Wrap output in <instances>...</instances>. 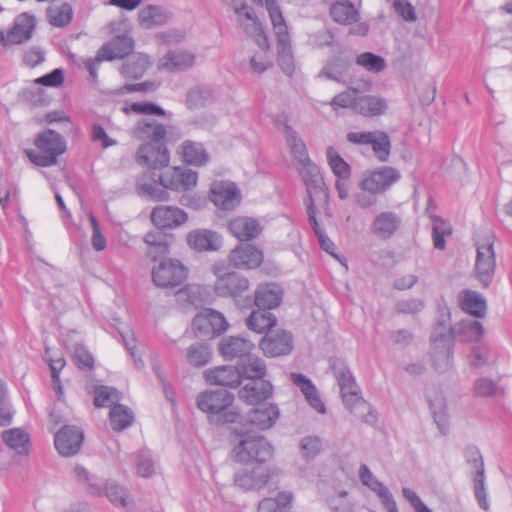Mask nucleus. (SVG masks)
<instances>
[{
  "instance_id": "f257e3e1",
  "label": "nucleus",
  "mask_w": 512,
  "mask_h": 512,
  "mask_svg": "<svg viewBox=\"0 0 512 512\" xmlns=\"http://www.w3.org/2000/svg\"><path fill=\"white\" fill-rule=\"evenodd\" d=\"M197 180V172L189 168L174 167L159 176L163 188L157 187L155 181H150L147 175L138 178L137 188L141 195L154 201H167L169 193L165 189L187 191L196 186Z\"/></svg>"
},
{
  "instance_id": "f03ea898",
  "label": "nucleus",
  "mask_w": 512,
  "mask_h": 512,
  "mask_svg": "<svg viewBox=\"0 0 512 512\" xmlns=\"http://www.w3.org/2000/svg\"><path fill=\"white\" fill-rule=\"evenodd\" d=\"M334 377L340 387L343 402L347 409L366 422L375 420L370 405L359 396V387L350 369L342 362H333L331 365Z\"/></svg>"
},
{
  "instance_id": "7ed1b4c3",
  "label": "nucleus",
  "mask_w": 512,
  "mask_h": 512,
  "mask_svg": "<svg viewBox=\"0 0 512 512\" xmlns=\"http://www.w3.org/2000/svg\"><path fill=\"white\" fill-rule=\"evenodd\" d=\"M234 401V395L227 390H206L196 398L199 410L209 414L215 423H235L241 415L237 411L228 410Z\"/></svg>"
},
{
  "instance_id": "20e7f679",
  "label": "nucleus",
  "mask_w": 512,
  "mask_h": 512,
  "mask_svg": "<svg viewBox=\"0 0 512 512\" xmlns=\"http://www.w3.org/2000/svg\"><path fill=\"white\" fill-rule=\"evenodd\" d=\"M35 146L39 149L40 153L34 154L30 152L28 155L34 164L42 167L56 164L57 158L66 150L64 138L51 129L37 136Z\"/></svg>"
},
{
  "instance_id": "39448f33",
  "label": "nucleus",
  "mask_w": 512,
  "mask_h": 512,
  "mask_svg": "<svg viewBox=\"0 0 512 512\" xmlns=\"http://www.w3.org/2000/svg\"><path fill=\"white\" fill-rule=\"evenodd\" d=\"M280 474L281 470L277 467L256 465L237 471L234 483L244 491H259L269 484H274Z\"/></svg>"
},
{
  "instance_id": "423d86ee",
  "label": "nucleus",
  "mask_w": 512,
  "mask_h": 512,
  "mask_svg": "<svg viewBox=\"0 0 512 512\" xmlns=\"http://www.w3.org/2000/svg\"><path fill=\"white\" fill-rule=\"evenodd\" d=\"M235 459L240 463H263L273 455V447L264 436H245L234 448Z\"/></svg>"
},
{
  "instance_id": "0eeeda50",
  "label": "nucleus",
  "mask_w": 512,
  "mask_h": 512,
  "mask_svg": "<svg viewBox=\"0 0 512 512\" xmlns=\"http://www.w3.org/2000/svg\"><path fill=\"white\" fill-rule=\"evenodd\" d=\"M431 345V356L435 368L440 372L448 370L453 362V341L450 339V334L444 322H439L435 326L431 334Z\"/></svg>"
},
{
  "instance_id": "6e6552de",
  "label": "nucleus",
  "mask_w": 512,
  "mask_h": 512,
  "mask_svg": "<svg viewBox=\"0 0 512 512\" xmlns=\"http://www.w3.org/2000/svg\"><path fill=\"white\" fill-rule=\"evenodd\" d=\"M187 276L186 267L180 261L174 259L161 261L152 270V280L160 288L172 289L178 287L184 283Z\"/></svg>"
},
{
  "instance_id": "1a4fd4ad",
  "label": "nucleus",
  "mask_w": 512,
  "mask_h": 512,
  "mask_svg": "<svg viewBox=\"0 0 512 512\" xmlns=\"http://www.w3.org/2000/svg\"><path fill=\"white\" fill-rule=\"evenodd\" d=\"M217 280L214 285L215 293L222 297H232L235 301L249 289L248 279L237 272H225L221 267H214Z\"/></svg>"
},
{
  "instance_id": "9d476101",
  "label": "nucleus",
  "mask_w": 512,
  "mask_h": 512,
  "mask_svg": "<svg viewBox=\"0 0 512 512\" xmlns=\"http://www.w3.org/2000/svg\"><path fill=\"white\" fill-rule=\"evenodd\" d=\"M400 178L399 170L391 166H383L363 173L358 182V188L381 194L398 182Z\"/></svg>"
},
{
  "instance_id": "9b49d317",
  "label": "nucleus",
  "mask_w": 512,
  "mask_h": 512,
  "mask_svg": "<svg viewBox=\"0 0 512 512\" xmlns=\"http://www.w3.org/2000/svg\"><path fill=\"white\" fill-rule=\"evenodd\" d=\"M476 245L475 275L483 287H488L492 282L496 268L492 236H488L483 242L477 241Z\"/></svg>"
},
{
  "instance_id": "f8f14e48",
  "label": "nucleus",
  "mask_w": 512,
  "mask_h": 512,
  "mask_svg": "<svg viewBox=\"0 0 512 512\" xmlns=\"http://www.w3.org/2000/svg\"><path fill=\"white\" fill-rule=\"evenodd\" d=\"M298 171L307 190L305 202L326 201L328 194L318 166L310 160L299 165Z\"/></svg>"
},
{
  "instance_id": "ddd939ff",
  "label": "nucleus",
  "mask_w": 512,
  "mask_h": 512,
  "mask_svg": "<svg viewBox=\"0 0 512 512\" xmlns=\"http://www.w3.org/2000/svg\"><path fill=\"white\" fill-rule=\"evenodd\" d=\"M226 327L227 322L223 315L212 309L199 312L192 321V328L197 337L212 338L224 332Z\"/></svg>"
},
{
  "instance_id": "4468645a",
  "label": "nucleus",
  "mask_w": 512,
  "mask_h": 512,
  "mask_svg": "<svg viewBox=\"0 0 512 512\" xmlns=\"http://www.w3.org/2000/svg\"><path fill=\"white\" fill-rule=\"evenodd\" d=\"M234 12L245 33L253 37L262 49H266L268 47V40L264 35L261 24L254 16L253 10L248 9L246 3H242L240 6H234Z\"/></svg>"
},
{
  "instance_id": "2eb2a0df",
  "label": "nucleus",
  "mask_w": 512,
  "mask_h": 512,
  "mask_svg": "<svg viewBox=\"0 0 512 512\" xmlns=\"http://www.w3.org/2000/svg\"><path fill=\"white\" fill-rule=\"evenodd\" d=\"M150 218L152 223L160 229H173L183 225L188 215L179 207L159 205L151 211Z\"/></svg>"
},
{
  "instance_id": "dca6fc26",
  "label": "nucleus",
  "mask_w": 512,
  "mask_h": 512,
  "mask_svg": "<svg viewBox=\"0 0 512 512\" xmlns=\"http://www.w3.org/2000/svg\"><path fill=\"white\" fill-rule=\"evenodd\" d=\"M293 338L290 332H270L260 342L263 353L269 357L286 355L293 348Z\"/></svg>"
},
{
  "instance_id": "f3484780",
  "label": "nucleus",
  "mask_w": 512,
  "mask_h": 512,
  "mask_svg": "<svg viewBox=\"0 0 512 512\" xmlns=\"http://www.w3.org/2000/svg\"><path fill=\"white\" fill-rule=\"evenodd\" d=\"M169 160V151L165 144L145 143L139 147L137 152V162L152 169L168 166Z\"/></svg>"
},
{
  "instance_id": "a211bd4d",
  "label": "nucleus",
  "mask_w": 512,
  "mask_h": 512,
  "mask_svg": "<svg viewBox=\"0 0 512 512\" xmlns=\"http://www.w3.org/2000/svg\"><path fill=\"white\" fill-rule=\"evenodd\" d=\"M83 432L74 426H64L55 435V447L65 457L73 456L80 450L83 442Z\"/></svg>"
},
{
  "instance_id": "6ab92c4d",
  "label": "nucleus",
  "mask_w": 512,
  "mask_h": 512,
  "mask_svg": "<svg viewBox=\"0 0 512 512\" xmlns=\"http://www.w3.org/2000/svg\"><path fill=\"white\" fill-rule=\"evenodd\" d=\"M254 344L243 337L226 336L219 343V353L225 360L239 359L240 361L253 351Z\"/></svg>"
},
{
  "instance_id": "aec40b11",
  "label": "nucleus",
  "mask_w": 512,
  "mask_h": 512,
  "mask_svg": "<svg viewBox=\"0 0 512 512\" xmlns=\"http://www.w3.org/2000/svg\"><path fill=\"white\" fill-rule=\"evenodd\" d=\"M445 325L452 341L455 339L464 343L478 342L485 333L483 325L479 321L472 319L462 320L453 326Z\"/></svg>"
},
{
  "instance_id": "412c9836",
  "label": "nucleus",
  "mask_w": 512,
  "mask_h": 512,
  "mask_svg": "<svg viewBox=\"0 0 512 512\" xmlns=\"http://www.w3.org/2000/svg\"><path fill=\"white\" fill-rule=\"evenodd\" d=\"M239 190L232 182L216 181L211 186V201L222 209H233L239 203Z\"/></svg>"
},
{
  "instance_id": "4be33fe9",
  "label": "nucleus",
  "mask_w": 512,
  "mask_h": 512,
  "mask_svg": "<svg viewBox=\"0 0 512 512\" xmlns=\"http://www.w3.org/2000/svg\"><path fill=\"white\" fill-rule=\"evenodd\" d=\"M359 477L365 486L369 487L378 495L388 512H398L393 495L382 482L377 480L367 465L362 464L360 466Z\"/></svg>"
},
{
  "instance_id": "5701e85b",
  "label": "nucleus",
  "mask_w": 512,
  "mask_h": 512,
  "mask_svg": "<svg viewBox=\"0 0 512 512\" xmlns=\"http://www.w3.org/2000/svg\"><path fill=\"white\" fill-rule=\"evenodd\" d=\"M229 260L237 268L253 269L263 262V253L251 244H240L230 252Z\"/></svg>"
},
{
  "instance_id": "b1692460",
  "label": "nucleus",
  "mask_w": 512,
  "mask_h": 512,
  "mask_svg": "<svg viewBox=\"0 0 512 512\" xmlns=\"http://www.w3.org/2000/svg\"><path fill=\"white\" fill-rule=\"evenodd\" d=\"M273 386L267 380H250L239 391L238 397L248 405H257L272 396Z\"/></svg>"
},
{
  "instance_id": "393cba45",
  "label": "nucleus",
  "mask_w": 512,
  "mask_h": 512,
  "mask_svg": "<svg viewBox=\"0 0 512 512\" xmlns=\"http://www.w3.org/2000/svg\"><path fill=\"white\" fill-rule=\"evenodd\" d=\"M205 379L211 385L224 386L229 388L238 387L241 384L240 371L238 366H218L204 372Z\"/></svg>"
},
{
  "instance_id": "a878e982",
  "label": "nucleus",
  "mask_w": 512,
  "mask_h": 512,
  "mask_svg": "<svg viewBox=\"0 0 512 512\" xmlns=\"http://www.w3.org/2000/svg\"><path fill=\"white\" fill-rule=\"evenodd\" d=\"M401 224V218L392 211L379 213L370 225V230L377 238L390 239L398 230Z\"/></svg>"
},
{
  "instance_id": "bb28decb",
  "label": "nucleus",
  "mask_w": 512,
  "mask_h": 512,
  "mask_svg": "<svg viewBox=\"0 0 512 512\" xmlns=\"http://www.w3.org/2000/svg\"><path fill=\"white\" fill-rule=\"evenodd\" d=\"M189 246L197 251H217L222 246L221 236L212 230L196 229L187 235Z\"/></svg>"
},
{
  "instance_id": "cd10ccee",
  "label": "nucleus",
  "mask_w": 512,
  "mask_h": 512,
  "mask_svg": "<svg viewBox=\"0 0 512 512\" xmlns=\"http://www.w3.org/2000/svg\"><path fill=\"white\" fill-rule=\"evenodd\" d=\"M36 26V19L29 13H22L16 19L7 33V42L11 44H22L28 41Z\"/></svg>"
},
{
  "instance_id": "c85d7f7f",
  "label": "nucleus",
  "mask_w": 512,
  "mask_h": 512,
  "mask_svg": "<svg viewBox=\"0 0 512 512\" xmlns=\"http://www.w3.org/2000/svg\"><path fill=\"white\" fill-rule=\"evenodd\" d=\"M290 378L293 384L301 390L309 405L317 412L324 414L325 405L313 382L301 373H291Z\"/></svg>"
},
{
  "instance_id": "c756f323",
  "label": "nucleus",
  "mask_w": 512,
  "mask_h": 512,
  "mask_svg": "<svg viewBox=\"0 0 512 512\" xmlns=\"http://www.w3.org/2000/svg\"><path fill=\"white\" fill-rule=\"evenodd\" d=\"M134 135L140 140H147V143L164 144L166 128L155 120L143 119L137 122L134 128Z\"/></svg>"
},
{
  "instance_id": "7c9ffc66",
  "label": "nucleus",
  "mask_w": 512,
  "mask_h": 512,
  "mask_svg": "<svg viewBox=\"0 0 512 512\" xmlns=\"http://www.w3.org/2000/svg\"><path fill=\"white\" fill-rule=\"evenodd\" d=\"M280 416L278 407L274 404H267L254 408L248 415L249 423L259 430L271 428Z\"/></svg>"
},
{
  "instance_id": "2f4dec72",
  "label": "nucleus",
  "mask_w": 512,
  "mask_h": 512,
  "mask_svg": "<svg viewBox=\"0 0 512 512\" xmlns=\"http://www.w3.org/2000/svg\"><path fill=\"white\" fill-rule=\"evenodd\" d=\"M133 50V41L128 36H117L108 43L104 44L100 49V57L106 61L121 59L130 54Z\"/></svg>"
},
{
  "instance_id": "473e14b6",
  "label": "nucleus",
  "mask_w": 512,
  "mask_h": 512,
  "mask_svg": "<svg viewBox=\"0 0 512 512\" xmlns=\"http://www.w3.org/2000/svg\"><path fill=\"white\" fill-rule=\"evenodd\" d=\"M230 232L240 241L256 238L262 231L259 222L250 217H237L229 222Z\"/></svg>"
},
{
  "instance_id": "72a5a7b5",
  "label": "nucleus",
  "mask_w": 512,
  "mask_h": 512,
  "mask_svg": "<svg viewBox=\"0 0 512 512\" xmlns=\"http://www.w3.org/2000/svg\"><path fill=\"white\" fill-rule=\"evenodd\" d=\"M282 289L277 284L261 285L255 291V305L263 310L274 309L282 301Z\"/></svg>"
},
{
  "instance_id": "f704fd0d",
  "label": "nucleus",
  "mask_w": 512,
  "mask_h": 512,
  "mask_svg": "<svg viewBox=\"0 0 512 512\" xmlns=\"http://www.w3.org/2000/svg\"><path fill=\"white\" fill-rule=\"evenodd\" d=\"M352 65V61L343 55L330 58L320 72V76H324L329 80L344 83L346 76Z\"/></svg>"
},
{
  "instance_id": "c9c22d12",
  "label": "nucleus",
  "mask_w": 512,
  "mask_h": 512,
  "mask_svg": "<svg viewBox=\"0 0 512 512\" xmlns=\"http://www.w3.org/2000/svg\"><path fill=\"white\" fill-rule=\"evenodd\" d=\"M195 62L194 54L188 51L175 50L168 52L160 60V68L168 71H182L193 66Z\"/></svg>"
},
{
  "instance_id": "e433bc0d",
  "label": "nucleus",
  "mask_w": 512,
  "mask_h": 512,
  "mask_svg": "<svg viewBox=\"0 0 512 512\" xmlns=\"http://www.w3.org/2000/svg\"><path fill=\"white\" fill-rule=\"evenodd\" d=\"M330 15L335 22L341 25H350L360 19V14L354 4L349 0H337L330 8Z\"/></svg>"
},
{
  "instance_id": "4c0bfd02",
  "label": "nucleus",
  "mask_w": 512,
  "mask_h": 512,
  "mask_svg": "<svg viewBox=\"0 0 512 512\" xmlns=\"http://www.w3.org/2000/svg\"><path fill=\"white\" fill-rule=\"evenodd\" d=\"M459 302L461 309L472 316L483 318L486 314V301L481 294L475 291H462L459 295Z\"/></svg>"
},
{
  "instance_id": "58836bf2",
  "label": "nucleus",
  "mask_w": 512,
  "mask_h": 512,
  "mask_svg": "<svg viewBox=\"0 0 512 512\" xmlns=\"http://www.w3.org/2000/svg\"><path fill=\"white\" fill-rule=\"evenodd\" d=\"M3 442L18 455H28L30 450L29 435L20 428H12L2 433Z\"/></svg>"
},
{
  "instance_id": "ea45409f",
  "label": "nucleus",
  "mask_w": 512,
  "mask_h": 512,
  "mask_svg": "<svg viewBox=\"0 0 512 512\" xmlns=\"http://www.w3.org/2000/svg\"><path fill=\"white\" fill-rule=\"evenodd\" d=\"M238 370L240 371V379L245 377L249 380H264L263 378L267 372L264 361L251 353L239 362Z\"/></svg>"
},
{
  "instance_id": "a19ab883",
  "label": "nucleus",
  "mask_w": 512,
  "mask_h": 512,
  "mask_svg": "<svg viewBox=\"0 0 512 512\" xmlns=\"http://www.w3.org/2000/svg\"><path fill=\"white\" fill-rule=\"evenodd\" d=\"M277 324L275 315L267 310L253 311L246 319V326L256 333H264Z\"/></svg>"
},
{
  "instance_id": "79ce46f5",
  "label": "nucleus",
  "mask_w": 512,
  "mask_h": 512,
  "mask_svg": "<svg viewBox=\"0 0 512 512\" xmlns=\"http://www.w3.org/2000/svg\"><path fill=\"white\" fill-rule=\"evenodd\" d=\"M387 104L384 99L365 95L357 97L354 111L364 116H376L385 112Z\"/></svg>"
},
{
  "instance_id": "37998d69",
  "label": "nucleus",
  "mask_w": 512,
  "mask_h": 512,
  "mask_svg": "<svg viewBox=\"0 0 512 512\" xmlns=\"http://www.w3.org/2000/svg\"><path fill=\"white\" fill-rule=\"evenodd\" d=\"M151 65L149 57L143 54L133 55L121 67V74L125 78L139 79Z\"/></svg>"
},
{
  "instance_id": "c03bdc74",
  "label": "nucleus",
  "mask_w": 512,
  "mask_h": 512,
  "mask_svg": "<svg viewBox=\"0 0 512 512\" xmlns=\"http://www.w3.org/2000/svg\"><path fill=\"white\" fill-rule=\"evenodd\" d=\"M183 160L191 165L201 166L208 162L209 155L201 143L185 141L181 145Z\"/></svg>"
},
{
  "instance_id": "a18cd8bd",
  "label": "nucleus",
  "mask_w": 512,
  "mask_h": 512,
  "mask_svg": "<svg viewBox=\"0 0 512 512\" xmlns=\"http://www.w3.org/2000/svg\"><path fill=\"white\" fill-rule=\"evenodd\" d=\"M140 24L145 28L163 25L168 20L167 12L155 5H149L142 8L138 14Z\"/></svg>"
},
{
  "instance_id": "49530a36",
  "label": "nucleus",
  "mask_w": 512,
  "mask_h": 512,
  "mask_svg": "<svg viewBox=\"0 0 512 512\" xmlns=\"http://www.w3.org/2000/svg\"><path fill=\"white\" fill-rule=\"evenodd\" d=\"M109 418L112 429L122 431L133 423L134 414L126 406L116 404L111 408Z\"/></svg>"
},
{
  "instance_id": "de8ad7c7",
  "label": "nucleus",
  "mask_w": 512,
  "mask_h": 512,
  "mask_svg": "<svg viewBox=\"0 0 512 512\" xmlns=\"http://www.w3.org/2000/svg\"><path fill=\"white\" fill-rule=\"evenodd\" d=\"M285 137L294 159L299 165L310 161L304 142L297 136V133L290 127L285 126Z\"/></svg>"
},
{
  "instance_id": "09e8293b",
  "label": "nucleus",
  "mask_w": 512,
  "mask_h": 512,
  "mask_svg": "<svg viewBox=\"0 0 512 512\" xmlns=\"http://www.w3.org/2000/svg\"><path fill=\"white\" fill-rule=\"evenodd\" d=\"M369 145L379 161H388L391 152V142L386 132L375 130Z\"/></svg>"
},
{
  "instance_id": "8fccbe9b",
  "label": "nucleus",
  "mask_w": 512,
  "mask_h": 512,
  "mask_svg": "<svg viewBox=\"0 0 512 512\" xmlns=\"http://www.w3.org/2000/svg\"><path fill=\"white\" fill-rule=\"evenodd\" d=\"M73 11L68 3H62L57 7L47 9L49 23L55 27H65L72 21Z\"/></svg>"
},
{
  "instance_id": "3c124183",
  "label": "nucleus",
  "mask_w": 512,
  "mask_h": 512,
  "mask_svg": "<svg viewBox=\"0 0 512 512\" xmlns=\"http://www.w3.org/2000/svg\"><path fill=\"white\" fill-rule=\"evenodd\" d=\"M211 358V351L207 345L194 343L187 348L186 359L195 367L206 365Z\"/></svg>"
},
{
  "instance_id": "603ef678",
  "label": "nucleus",
  "mask_w": 512,
  "mask_h": 512,
  "mask_svg": "<svg viewBox=\"0 0 512 512\" xmlns=\"http://www.w3.org/2000/svg\"><path fill=\"white\" fill-rule=\"evenodd\" d=\"M326 154L328 163L337 178L349 179L351 168L338 152L333 147H328Z\"/></svg>"
},
{
  "instance_id": "864d4df0",
  "label": "nucleus",
  "mask_w": 512,
  "mask_h": 512,
  "mask_svg": "<svg viewBox=\"0 0 512 512\" xmlns=\"http://www.w3.org/2000/svg\"><path fill=\"white\" fill-rule=\"evenodd\" d=\"M94 393V405L96 407H113L120 400L119 392L113 387L97 386Z\"/></svg>"
},
{
  "instance_id": "5fc2aeb1",
  "label": "nucleus",
  "mask_w": 512,
  "mask_h": 512,
  "mask_svg": "<svg viewBox=\"0 0 512 512\" xmlns=\"http://www.w3.org/2000/svg\"><path fill=\"white\" fill-rule=\"evenodd\" d=\"M356 64L373 73H379L386 67L384 58L371 52H364L358 55L356 57Z\"/></svg>"
},
{
  "instance_id": "6e6d98bb",
  "label": "nucleus",
  "mask_w": 512,
  "mask_h": 512,
  "mask_svg": "<svg viewBox=\"0 0 512 512\" xmlns=\"http://www.w3.org/2000/svg\"><path fill=\"white\" fill-rule=\"evenodd\" d=\"M322 448V441L318 436H306L300 441V452L306 461L314 459Z\"/></svg>"
},
{
  "instance_id": "4d7b16f0",
  "label": "nucleus",
  "mask_w": 512,
  "mask_h": 512,
  "mask_svg": "<svg viewBox=\"0 0 512 512\" xmlns=\"http://www.w3.org/2000/svg\"><path fill=\"white\" fill-rule=\"evenodd\" d=\"M474 494L479 506L485 511L489 510L487 491L485 485V470L475 473L473 478Z\"/></svg>"
},
{
  "instance_id": "13d9d810",
  "label": "nucleus",
  "mask_w": 512,
  "mask_h": 512,
  "mask_svg": "<svg viewBox=\"0 0 512 512\" xmlns=\"http://www.w3.org/2000/svg\"><path fill=\"white\" fill-rule=\"evenodd\" d=\"M175 296L183 304L197 305L201 302L200 288L197 285H187L178 290Z\"/></svg>"
},
{
  "instance_id": "bf43d9fd",
  "label": "nucleus",
  "mask_w": 512,
  "mask_h": 512,
  "mask_svg": "<svg viewBox=\"0 0 512 512\" xmlns=\"http://www.w3.org/2000/svg\"><path fill=\"white\" fill-rule=\"evenodd\" d=\"M356 100L357 90L348 89L334 96L330 102V105L334 110H337L338 108H352L354 110Z\"/></svg>"
},
{
  "instance_id": "052dcab7",
  "label": "nucleus",
  "mask_w": 512,
  "mask_h": 512,
  "mask_svg": "<svg viewBox=\"0 0 512 512\" xmlns=\"http://www.w3.org/2000/svg\"><path fill=\"white\" fill-rule=\"evenodd\" d=\"M424 306L423 300L412 298L398 301L395 305V310L399 314L414 315L423 310Z\"/></svg>"
},
{
  "instance_id": "680f3d73",
  "label": "nucleus",
  "mask_w": 512,
  "mask_h": 512,
  "mask_svg": "<svg viewBox=\"0 0 512 512\" xmlns=\"http://www.w3.org/2000/svg\"><path fill=\"white\" fill-rule=\"evenodd\" d=\"M73 358L80 369H92L94 358L91 353L82 345H76L73 351Z\"/></svg>"
},
{
  "instance_id": "e2e57ef3",
  "label": "nucleus",
  "mask_w": 512,
  "mask_h": 512,
  "mask_svg": "<svg viewBox=\"0 0 512 512\" xmlns=\"http://www.w3.org/2000/svg\"><path fill=\"white\" fill-rule=\"evenodd\" d=\"M106 496L115 505L125 507L127 505V493L123 487L116 483H108L106 485Z\"/></svg>"
},
{
  "instance_id": "0e129e2a",
  "label": "nucleus",
  "mask_w": 512,
  "mask_h": 512,
  "mask_svg": "<svg viewBox=\"0 0 512 512\" xmlns=\"http://www.w3.org/2000/svg\"><path fill=\"white\" fill-rule=\"evenodd\" d=\"M144 241L150 247L155 249L156 253L166 254L168 252V246L165 242V236L160 232H149L145 235Z\"/></svg>"
},
{
  "instance_id": "69168bd1",
  "label": "nucleus",
  "mask_w": 512,
  "mask_h": 512,
  "mask_svg": "<svg viewBox=\"0 0 512 512\" xmlns=\"http://www.w3.org/2000/svg\"><path fill=\"white\" fill-rule=\"evenodd\" d=\"M377 193L368 190L359 189L353 195V200L357 206L362 209H368L377 203Z\"/></svg>"
},
{
  "instance_id": "338daca9",
  "label": "nucleus",
  "mask_w": 512,
  "mask_h": 512,
  "mask_svg": "<svg viewBox=\"0 0 512 512\" xmlns=\"http://www.w3.org/2000/svg\"><path fill=\"white\" fill-rule=\"evenodd\" d=\"M497 391L496 383L488 378H480L474 384V393L479 397L493 396Z\"/></svg>"
},
{
  "instance_id": "774afa93",
  "label": "nucleus",
  "mask_w": 512,
  "mask_h": 512,
  "mask_svg": "<svg viewBox=\"0 0 512 512\" xmlns=\"http://www.w3.org/2000/svg\"><path fill=\"white\" fill-rule=\"evenodd\" d=\"M136 467L138 475L150 477L154 472L153 462L149 453L140 452L136 457Z\"/></svg>"
}]
</instances>
